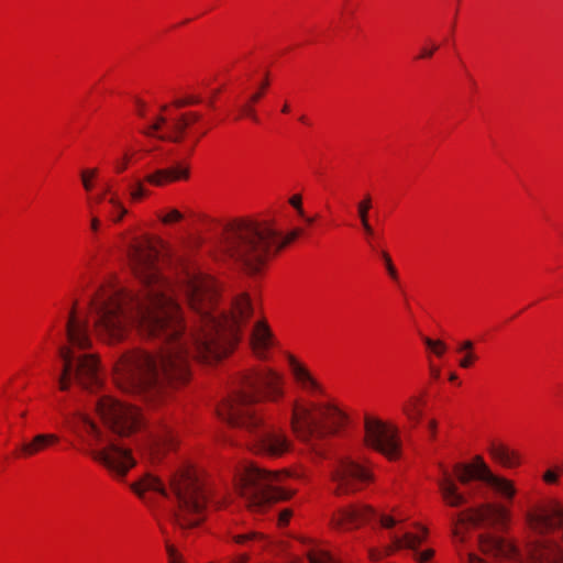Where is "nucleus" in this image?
<instances>
[{
  "label": "nucleus",
  "mask_w": 563,
  "mask_h": 563,
  "mask_svg": "<svg viewBox=\"0 0 563 563\" xmlns=\"http://www.w3.org/2000/svg\"><path fill=\"white\" fill-rule=\"evenodd\" d=\"M132 273L140 283L133 291L115 278L103 280L73 302L66 323L67 343L59 350V385L77 383L90 393L102 389L99 361L84 353L91 345L89 323L108 343L121 341L129 329L159 341L156 353L134 350L113 367V380L128 394L156 401L190 379V364L227 356L253 314L247 294L219 308V284L194 256L174 263L161 254L162 242L131 229L120 238Z\"/></svg>",
  "instance_id": "f257e3e1"
},
{
  "label": "nucleus",
  "mask_w": 563,
  "mask_h": 563,
  "mask_svg": "<svg viewBox=\"0 0 563 563\" xmlns=\"http://www.w3.org/2000/svg\"><path fill=\"white\" fill-rule=\"evenodd\" d=\"M290 476L301 478L303 475L299 472H267L251 462H243L234 472L233 493L221 495L211 493L198 470L184 461L172 472L168 488L158 477L145 474L131 484V489L148 506L166 504L170 518L186 529L205 520L208 503L220 508L238 498L251 512L266 511L274 503L291 497L294 492L284 486Z\"/></svg>",
  "instance_id": "f03ea898"
},
{
  "label": "nucleus",
  "mask_w": 563,
  "mask_h": 563,
  "mask_svg": "<svg viewBox=\"0 0 563 563\" xmlns=\"http://www.w3.org/2000/svg\"><path fill=\"white\" fill-rule=\"evenodd\" d=\"M285 395V377L272 367L262 366L240 374L230 395L216 408L217 417L245 432L250 446L268 456H282L291 448L285 431L266 418L255 406L264 398L276 402Z\"/></svg>",
  "instance_id": "7ed1b4c3"
},
{
  "label": "nucleus",
  "mask_w": 563,
  "mask_h": 563,
  "mask_svg": "<svg viewBox=\"0 0 563 563\" xmlns=\"http://www.w3.org/2000/svg\"><path fill=\"white\" fill-rule=\"evenodd\" d=\"M99 426L88 412H78L68 421V429L76 439L75 445L112 475L123 478L135 466L131 449L117 435H128L142 427L143 418L135 406L121 402L109 395L95 402Z\"/></svg>",
  "instance_id": "20e7f679"
},
{
  "label": "nucleus",
  "mask_w": 563,
  "mask_h": 563,
  "mask_svg": "<svg viewBox=\"0 0 563 563\" xmlns=\"http://www.w3.org/2000/svg\"><path fill=\"white\" fill-rule=\"evenodd\" d=\"M285 358L297 389L310 398H323L318 401L294 400L290 417V427L297 439L317 456L323 457L325 437L345 427L349 413L334 398L327 397L324 387L305 362L291 353H286Z\"/></svg>",
  "instance_id": "39448f33"
},
{
  "label": "nucleus",
  "mask_w": 563,
  "mask_h": 563,
  "mask_svg": "<svg viewBox=\"0 0 563 563\" xmlns=\"http://www.w3.org/2000/svg\"><path fill=\"white\" fill-rule=\"evenodd\" d=\"M411 516L407 506H394L388 511L378 512L367 505H356L340 509L333 515L332 526L336 529L351 530L366 522L376 521L386 531L388 542L379 548H371L368 556L378 562L397 550L408 549L413 552L418 563H427L433 556L432 549L418 551L428 536L426 527L407 523Z\"/></svg>",
  "instance_id": "423d86ee"
},
{
  "label": "nucleus",
  "mask_w": 563,
  "mask_h": 563,
  "mask_svg": "<svg viewBox=\"0 0 563 563\" xmlns=\"http://www.w3.org/2000/svg\"><path fill=\"white\" fill-rule=\"evenodd\" d=\"M301 234V229H294L284 235L266 220L239 219L225 227L212 256L219 262H233L254 275L262 271L272 253Z\"/></svg>",
  "instance_id": "0eeeda50"
},
{
  "label": "nucleus",
  "mask_w": 563,
  "mask_h": 563,
  "mask_svg": "<svg viewBox=\"0 0 563 563\" xmlns=\"http://www.w3.org/2000/svg\"><path fill=\"white\" fill-rule=\"evenodd\" d=\"M197 101L195 96L177 98L170 104L137 99L135 111L143 133L161 140L188 141L191 150L209 129V124L200 120L195 112L181 110L185 106Z\"/></svg>",
  "instance_id": "6e6552de"
},
{
  "label": "nucleus",
  "mask_w": 563,
  "mask_h": 563,
  "mask_svg": "<svg viewBox=\"0 0 563 563\" xmlns=\"http://www.w3.org/2000/svg\"><path fill=\"white\" fill-rule=\"evenodd\" d=\"M141 159H147L144 164L145 175L143 179L135 178L130 186V198L133 202H139L151 195V191L145 187V183L155 187H163L189 178V169L185 164L161 167L165 163L163 155L154 153V150L147 147L136 150L126 146L123 153L112 161L111 165L117 174H121L130 163H136Z\"/></svg>",
  "instance_id": "1a4fd4ad"
},
{
  "label": "nucleus",
  "mask_w": 563,
  "mask_h": 563,
  "mask_svg": "<svg viewBox=\"0 0 563 563\" xmlns=\"http://www.w3.org/2000/svg\"><path fill=\"white\" fill-rule=\"evenodd\" d=\"M455 479L464 485L473 481L481 482L507 501H511L517 493L512 481L494 474L483 459L476 457L470 464H456L452 471L442 466L440 468L437 483L443 500L452 507L465 501L464 494L457 490Z\"/></svg>",
  "instance_id": "9d476101"
},
{
  "label": "nucleus",
  "mask_w": 563,
  "mask_h": 563,
  "mask_svg": "<svg viewBox=\"0 0 563 563\" xmlns=\"http://www.w3.org/2000/svg\"><path fill=\"white\" fill-rule=\"evenodd\" d=\"M236 544L253 550L268 549L283 552L289 563H300L306 556L309 563H345L339 555L331 552L328 543L310 537H297L287 543H275L262 533L247 531L232 534Z\"/></svg>",
  "instance_id": "9b49d317"
},
{
  "label": "nucleus",
  "mask_w": 563,
  "mask_h": 563,
  "mask_svg": "<svg viewBox=\"0 0 563 563\" xmlns=\"http://www.w3.org/2000/svg\"><path fill=\"white\" fill-rule=\"evenodd\" d=\"M88 205L91 212L90 231L97 235L101 228V221L97 213L109 217L113 222H119L128 213L123 206L115 184L110 178H102L95 195L89 196Z\"/></svg>",
  "instance_id": "f8f14e48"
},
{
  "label": "nucleus",
  "mask_w": 563,
  "mask_h": 563,
  "mask_svg": "<svg viewBox=\"0 0 563 563\" xmlns=\"http://www.w3.org/2000/svg\"><path fill=\"white\" fill-rule=\"evenodd\" d=\"M372 478L369 471L345 452L338 453L330 471L331 489L338 495L361 489Z\"/></svg>",
  "instance_id": "ddd939ff"
},
{
  "label": "nucleus",
  "mask_w": 563,
  "mask_h": 563,
  "mask_svg": "<svg viewBox=\"0 0 563 563\" xmlns=\"http://www.w3.org/2000/svg\"><path fill=\"white\" fill-rule=\"evenodd\" d=\"M364 441L389 460L400 455L398 428L371 413L364 416Z\"/></svg>",
  "instance_id": "4468645a"
},
{
  "label": "nucleus",
  "mask_w": 563,
  "mask_h": 563,
  "mask_svg": "<svg viewBox=\"0 0 563 563\" xmlns=\"http://www.w3.org/2000/svg\"><path fill=\"white\" fill-rule=\"evenodd\" d=\"M251 345L257 357L268 358L272 349L276 345V339L266 321L260 320L255 323L251 335Z\"/></svg>",
  "instance_id": "2eb2a0df"
},
{
  "label": "nucleus",
  "mask_w": 563,
  "mask_h": 563,
  "mask_svg": "<svg viewBox=\"0 0 563 563\" xmlns=\"http://www.w3.org/2000/svg\"><path fill=\"white\" fill-rule=\"evenodd\" d=\"M267 86V79H263L257 84L256 91L251 92L250 95L235 100L233 104L234 109L232 110L231 114L233 119L239 120L241 118H247L253 122L257 123L260 120L253 104L261 99Z\"/></svg>",
  "instance_id": "dca6fc26"
},
{
  "label": "nucleus",
  "mask_w": 563,
  "mask_h": 563,
  "mask_svg": "<svg viewBox=\"0 0 563 563\" xmlns=\"http://www.w3.org/2000/svg\"><path fill=\"white\" fill-rule=\"evenodd\" d=\"M177 443V435L169 424H161L152 432L148 441V454L156 459L162 451L172 450Z\"/></svg>",
  "instance_id": "f3484780"
},
{
  "label": "nucleus",
  "mask_w": 563,
  "mask_h": 563,
  "mask_svg": "<svg viewBox=\"0 0 563 563\" xmlns=\"http://www.w3.org/2000/svg\"><path fill=\"white\" fill-rule=\"evenodd\" d=\"M421 340L426 347L430 375L433 379L438 380L441 377V367L435 364L433 357L442 360L445 356L449 346L444 341L433 339L428 335H421Z\"/></svg>",
  "instance_id": "a211bd4d"
},
{
  "label": "nucleus",
  "mask_w": 563,
  "mask_h": 563,
  "mask_svg": "<svg viewBox=\"0 0 563 563\" xmlns=\"http://www.w3.org/2000/svg\"><path fill=\"white\" fill-rule=\"evenodd\" d=\"M492 459L500 465L512 468L520 464L519 454L501 442H493L489 445Z\"/></svg>",
  "instance_id": "6ab92c4d"
},
{
  "label": "nucleus",
  "mask_w": 563,
  "mask_h": 563,
  "mask_svg": "<svg viewBox=\"0 0 563 563\" xmlns=\"http://www.w3.org/2000/svg\"><path fill=\"white\" fill-rule=\"evenodd\" d=\"M402 413L413 424H418L422 417L423 399L421 396H410L401 407Z\"/></svg>",
  "instance_id": "aec40b11"
},
{
  "label": "nucleus",
  "mask_w": 563,
  "mask_h": 563,
  "mask_svg": "<svg viewBox=\"0 0 563 563\" xmlns=\"http://www.w3.org/2000/svg\"><path fill=\"white\" fill-rule=\"evenodd\" d=\"M99 170L97 168H87L81 172V183L87 192L95 195L92 192L95 189V180L97 179Z\"/></svg>",
  "instance_id": "412c9836"
},
{
  "label": "nucleus",
  "mask_w": 563,
  "mask_h": 563,
  "mask_svg": "<svg viewBox=\"0 0 563 563\" xmlns=\"http://www.w3.org/2000/svg\"><path fill=\"white\" fill-rule=\"evenodd\" d=\"M379 256L384 263V266H385L388 277L393 282L398 283L399 274H398V271H397L396 266L394 265L393 260H391L390 255L388 254V252L383 250L379 252Z\"/></svg>",
  "instance_id": "4be33fe9"
},
{
  "label": "nucleus",
  "mask_w": 563,
  "mask_h": 563,
  "mask_svg": "<svg viewBox=\"0 0 563 563\" xmlns=\"http://www.w3.org/2000/svg\"><path fill=\"white\" fill-rule=\"evenodd\" d=\"M563 474V465H554L547 470L542 476L545 484H558L560 476Z\"/></svg>",
  "instance_id": "5701e85b"
},
{
  "label": "nucleus",
  "mask_w": 563,
  "mask_h": 563,
  "mask_svg": "<svg viewBox=\"0 0 563 563\" xmlns=\"http://www.w3.org/2000/svg\"><path fill=\"white\" fill-rule=\"evenodd\" d=\"M183 213L177 209H170L166 211L165 213H158L157 218L159 221L165 224L169 225L176 222H179L183 219Z\"/></svg>",
  "instance_id": "b1692460"
},
{
  "label": "nucleus",
  "mask_w": 563,
  "mask_h": 563,
  "mask_svg": "<svg viewBox=\"0 0 563 563\" xmlns=\"http://www.w3.org/2000/svg\"><path fill=\"white\" fill-rule=\"evenodd\" d=\"M372 208V200L369 196H366L357 205V214L361 223L368 222V211Z\"/></svg>",
  "instance_id": "393cba45"
},
{
  "label": "nucleus",
  "mask_w": 563,
  "mask_h": 563,
  "mask_svg": "<svg viewBox=\"0 0 563 563\" xmlns=\"http://www.w3.org/2000/svg\"><path fill=\"white\" fill-rule=\"evenodd\" d=\"M459 366L461 368H471L478 360V355L475 352L460 353Z\"/></svg>",
  "instance_id": "a878e982"
},
{
  "label": "nucleus",
  "mask_w": 563,
  "mask_h": 563,
  "mask_svg": "<svg viewBox=\"0 0 563 563\" xmlns=\"http://www.w3.org/2000/svg\"><path fill=\"white\" fill-rule=\"evenodd\" d=\"M361 225H362V229L364 231V234H365V238H366V241H367L368 245L371 246V249L375 250V244H374L375 231H374V228L372 227L369 221L361 223Z\"/></svg>",
  "instance_id": "bb28decb"
},
{
  "label": "nucleus",
  "mask_w": 563,
  "mask_h": 563,
  "mask_svg": "<svg viewBox=\"0 0 563 563\" xmlns=\"http://www.w3.org/2000/svg\"><path fill=\"white\" fill-rule=\"evenodd\" d=\"M36 441H37V450H38L40 448H46V446L55 444L57 442V438L54 434H47V435L37 434Z\"/></svg>",
  "instance_id": "cd10ccee"
},
{
  "label": "nucleus",
  "mask_w": 563,
  "mask_h": 563,
  "mask_svg": "<svg viewBox=\"0 0 563 563\" xmlns=\"http://www.w3.org/2000/svg\"><path fill=\"white\" fill-rule=\"evenodd\" d=\"M289 205L297 211L299 217H305V210L302 207V198L300 195H294L289 199Z\"/></svg>",
  "instance_id": "c85d7f7f"
},
{
  "label": "nucleus",
  "mask_w": 563,
  "mask_h": 563,
  "mask_svg": "<svg viewBox=\"0 0 563 563\" xmlns=\"http://www.w3.org/2000/svg\"><path fill=\"white\" fill-rule=\"evenodd\" d=\"M291 516H292V512L289 509H284L283 511H280V514L278 516V520H277L278 527L279 528L286 527L289 523Z\"/></svg>",
  "instance_id": "c756f323"
},
{
  "label": "nucleus",
  "mask_w": 563,
  "mask_h": 563,
  "mask_svg": "<svg viewBox=\"0 0 563 563\" xmlns=\"http://www.w3.org/2000/svg\"><path fill=\"white\" fill-rule=\"evenodd\" d=\"M438 49V46L435 44H432L431 46H423L420 49L418 58H429L433 55V53Z\"/></svg>",
  "instance_id": "7c9ffc66"
},
{
  "label": "nucleus",
  "mask_w": 563,
  "mask_h": 563,
  "mask_svg": "<svg viewBox=\"0 0 563 563\" xmlns=\"http://www.w3.org/2000/svg\"><path fill=\"white\" fill-rule=\"evenodd\" d=\"M457 353H468L474 351V343L470 340L463 341L456 349Z\"/></svg>",
  "instance_id": "2f4dec72"
},
{
  "label": "nucleus",
  "mask_w": 563,
  "mask_h": 563,
  "mask_svg": "<svg viewBox=\"0 0 563 563\" xmlns=\"http://www.w3.org/2000/svg\"><path fill=\"white\" fill-rule=\"evenodd\" d=\"M468 563H488L475 553L468 554Z\"/></svg>",
  "instance_id": "473e14b6"
},
{
  "label": "nucleus",
  "mask_w": 563,
  "mask_h": 563,
  "mask_svg": "<svg viewBox=\"0 0 563 563\" xmlns=\"http://www.w3.org/2000/svg\"><path fill=\"white\" fill-rule=\"evenodd\" d=\"M437 426H438V423H437V421L434 419H431V420L428 421V426L427 427H428V431L430 432L431 437H434L435 430H437Z\"/></svg>",
  "instance_id": "72a5a7b5"
},
{
  "label": "nucleus",
  "mask_w": 563,
  "mask_h": 563,
  "mask_svg": "<svg viewBox=\"0 0 563 563\" xmlns=\"http://www.w3.org/2000/svg\"><path fill=\"white\" fill-rule=\"evenodd\" d=\"M35 445V438L32 440L31 443L29 444H23L22 446V451L25 453V454H32L33 452V446Z\"/></svg>",
  "instance_id": "f704fd0d"
},
{
  "label": "nucleus",
  "mask_w": 563,
  "mask_h": 563,
  "mask_svg": "<svg viewBox=\"0 0 563 563\" xmlns=\"http://www.w3.org/2000/svg\"><path fill=\"white\" fill-rule=\"evenodd\" d=\"M449 380H450L451 383L460 384L459 376H457V374H456L455 372H451V373L449 374Z\"/></svg>",
  "instance_id": "c9c22d12"
},
{
  "label": "nucleus",
  "mask_w": 563,
  "mask_h": 563,
  "mask_svg": "<svg viewBox=\"0 0 563 563\" xmlns=\"http://www.w3.org/2000/svg\"><path fill=\"white\" fill-rule=\"evenodd\" d=\"M308 225H311L314 221L313 217H309L305 213V217H300Z\"/></svg>",
  "instance_id": "e433bc0d"
},
{
  "label": "nucleus",
  "mask_w": 563,
  "mask_h": 563,
  "mask_svg": "<svg viewBox=\"0 0 563 563\" xmlns=\"http://www.w3.org/2000/svg\"><path fill=\"white\" fill-rule=\"evenodd\" d=\"M289 111H290V107H289L287 103H285V104L283 106V108H282V112H283V113H289Z\"/></svg>",
  "instance_id": "4c0bfd02"
}]
</instances>
